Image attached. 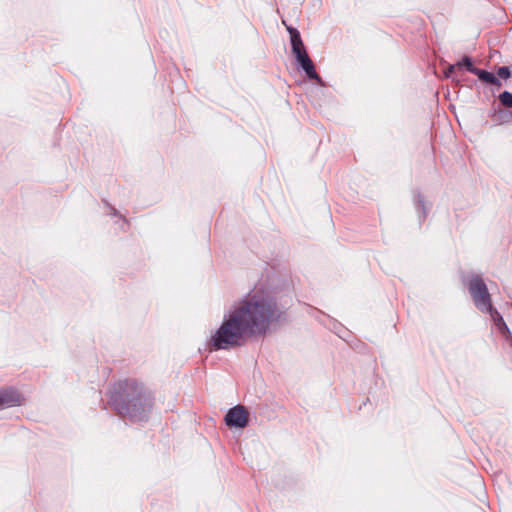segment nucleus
<instances>
[{"label":"nucleus","mask_w":512,"mask_h":512,"mask_svg":"<svg viewBox=\"0 0 512 512\" xmlns=\"http://www.w3.org/2000/svg\"><path fill=\"white\" fill-rule=\"evenodd\" d=\"M282 316L283 312L269 295H249L224 315L211 345L217 350L241 346L248 337L264 335Z\"/></svg>","instance_id":"obj_1"},{"label":"nucleus","mask_w":512,"mask_h":512,"mask_svg":"<svg viewBox=\"0 0 512 512\" xmlns=\"http://www.w3.org/2000/svg\"><path fill=\"white\" fill-rule=\"evenodd\" d=\"M120 398H124L119 403L117 398H112L117 411L122 415H128L135 421H142L146 414L152 409V399L143 393L142 388L135 380H126L119 383Z\"/></svg>","instance_id":"obj_2"},{"label":"nucleus","mask_w":512,"mask_h":512,"mask_svg":"<svg viewBox=\"0 0 512 512\" xmlns=\"http://www.w3.org/2000/svg\"><path fill=\"white\" fill-rule=\"evenodd\" d=\"M291 37L292 52L296 57L297 62L305 71L307 77L311 80H316L322 83L320 76L315 71L314 64L305 50L304 44L301 40L300 34L295 28H288Z\"/></svg>","instance_id":"obj_3"},{"label":"nucleus","mask_w":512,"mask_h":512,"mask_svg":"<svg viewBox=\"0 0 512 512\" xmlns=\"http://www.w3.org/2000/svg\"><path fill=\"white\" fill-rule=\"evenodd\" d=\"M467 287L476 308L481 312L491 311V296L482 277L480 275H473L469 279Z\"/></svg>","instance_id":"obj_4"},{"label":"nucleus","mask_w":512,"mask_h":512,"mask_svg":"<svg viewBox=\"0 0 512 512\" xmlns=\"http://www.w3.org/2000/svg\"><path fill=\"white\" fill-rule=\"evenodd\" d=\"M225 422L231 427L244 428L248 423V411L241 405L231 408L225 416Z\"/></svg>","instance_id":"obj_5"},{"label":"nucleus","mask_w":512,"mask_h":512,"mask_svg":"<svg viewBox=\"0 0 512 512\" xmlns=\"http://www.w3.org/2000/svg\"><path fill=\"white\" fill-rule=\"evenodd\" d=\"M21 403L22 397L15 389L0 390V410L21 405Z\"/></svg>","instance_id":"obj_6"},{"label":"nucleus","mask_w":512,"mask_h":512,"mask_svg":"<svg viewBox=\"0 0 512 512\" xmlns=\"http://www.w3.org/2000/svg\"><path fill=\"white\" fill-rule=\"evenodd\" d=\"M474 75H476L481 81H483L487 84L498 86V87L501 86V82L498 79V77H496L491 72H488L486 70H482V69L478 68L476 71H474Z\"/></svg>","instance_id":"obj_7"},{"label":"nucleus","mask_w":512,"mask_h":512,"mask_svg":"<svg viewBox=\"0 0 512 512\" xmlns=\"http://www.w3.org/2000/svg\"><path fill=\"white\" fill-rule=\"evenodd\" d=\"M483 313H488L491 316L495 325L501 332H509L503 317L496 309H494L493 305L491 306V311H484Z\"/></svg>","instance_id":"obj_8"},{"label":"nucleus","mask_w":512,"mask_h":512,"mask_svg":"<svg viewBox=\"0 0 512 512\" xmlns=\"http://www.w3.org/2000/svg\"><path fill=\"white\" fill-rule=\"evenodd\" d=\"M458 68L464 66L466 69L474 74V71H476L478 68L474 67L471 61V58L468 56H465L460 62L456 63Z\"/></svg>","instance_id":"obj_9"},{"label":"nucleus","mask_w":512,"mask_h":512,"mask_svg":"<svg viewBox=\"0 0 512 512\" xmlns=\"http://www.w3.org/2000/svg\"><path fill=\"white\" fill-rule=\"evenodd\" d=\"M499 100L500 102L508 107V108H512V93L508 92V91H504L502 92L500 95H499Z\"/></svg>","instance_id":"obj_10"},{"label":"nucleus","mask_w":512,"mask_h":512,"mask_svg":"<svg viewBox=\"0 0 512 512\" xmlns=\"http://www.w3.org/2000/svg\"><path fill=\"white\" fill-rule=\"evenodd\" d=\"M497 74L502 79H508L511 75L509 68L505 66L500 67L497 71Z\"/></svg>","instance_id":"obj_11"},{"label":"nucleus","mask_w":512,"mask_h":512,"mask_svg":"<svg viewBox=\"0 0 512 512\" xmlns=\"http://www.w3.org/2000/svg\"><path fill=\"white\" fill-rule=\"evenodd\" d=\"M456 68H458L457 64L449 65V67L445 71V77L446 78H450L452 76V74L454 73Z\"/></svg>","instance_id":"obj_12"},{"label":"nucleus","mask_w":512,"mask_h":512,"mask_svg":"<svg viewBox=\"0 0 512 512\" xmlns=\"http://www.w3.org/2000/svg\"><path fill=\"white\" fill-rule=\"evenodd\" d=\"M417 206H418V207H420V206L422 207V209H423V211H422V213H423V217H425L427 212L425 211V207H424V204H423V200H422V199H420V198H419L418 203H417Z\"/></svg>","instance_id":"obj_13"}]
</instances>
